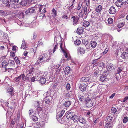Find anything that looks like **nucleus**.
I'll use <instances>...</instances> for the list:
<instances>
[{
  "mask_svg": "<svg viewBox=\"0 0 128 128\" xmlns=\"http://www.w3.org/2000/svg\"><path fill=\"white\" fill-rule=\"evenodd\" d=\"M81 43V41L79 40H76L74 42V44L77 45H79Z\"/></svg>",
  "mask_w": 128,
  "mask_h": 128,
  "instance_id": "37",
  "label": "nucleus"
},
{
  "mask_svg": "<svg viewBox=\"0 0 128 128\" xmlns=\"http://www.w3.org/2000/svg\"><path fill=\"white\" fill-rule=\"evenodd\" d=\"M24 13L22 12H21L19 14L18 18H24Z\"/></svg>",
  "mask_w": 128,
  "mask_h": 128,
  "instance_id": "46",
  "label": "nucleus"
},
{
  "mask_svg": "<svg viewBox=\"0 0 128 128\" xmlns=\"http://www.w3.org/2000/svg\"><path fill=\"white\" fill-rule=\"evenodd\" d=\"M120 57L124 59H127L128 58V54L126 52H124L121 54Z\"/></svg>",
  "mask_w": 128,
  "mask_h": 128,
  "instance_id": "10",
  "label": "nucleus"
},
{
  "mask_svg": "<svg viewBox=\"0 0 128 128\" xmlns=\"http://www.w3.org/2000/svg\"><path fill=\"white\" fill-rule=\"evenodd\" d=\"M83 26L85 27H88L90 25L89 22L87 21H84L83 24Z\"/></svg>",
  "mask_w": 128,
  "mask_h": 128,
  "instance_id": "29",
  "label": "nucleus"
},
{
  "mask_svg": "<svg viewBox=\"0 0 128 128\" xmlns=\"http://www.w3.org/2000/svg\"><path fill=\"white\" fill-rule=\"evenodd\" d=\"M10 56L12 57H14L15 56L14 52H10Z\"/></svg>",
  "mask_w": 128,
  "mask_h": 128,
  "instance_id": "58",
  "label": "nucleus"
},
{
  "mask_svg": "<svg viewBox=\"0 0 128 128\" xmlns=\"http://www.w3.org/2000/svg\"><path fill=\"white\" fill-rule=\"evenodd\" d=\"M36 48H31L30 50L32 52L34 53L36 52Z\"/></svg>",
  "mask_w": 128,
  "mask_h": 128,
  "instance_id": "49",
  "label": "nucleus"
},
{
  "mask_svg": "<svg viewBox=\"0 0 128 128\" xmlns=\"http://www.w3.org/2000/svg\"><path fill=\"white\" fill-rule=\"evenodd\" d=\"M124 4H128V0H122Z\"/></svg>",
  "mask_w": 128,
  "mask_h": 128,
  "instance_id": "56",
  "label": "nucleus"
},
{
  "mask_svg": "<svg viewBox=\"0 0 128 128\" xmlns=\"http://www.w3.org/2000/svg\"><path fill=\"white\" fill-rule=\"evenodd\" d=\"M107 69L108 71H111L114 70V69L113 65L110 64L108 65Z\"/></svg>",
  "mask_w": 128,
  "mask_h": 128,
  "instance_id": "15",
  "label": "nucleus"
},
{
  "mask_svg": "<svg viewBox=\"0 0 128 128\" xmlns=\"http://www.w3.org/2000/svg\"><path fill=\"white\" fill-rule=\"evenodd\" d=\"M85 2H84L86 3V6L88 8H90V2L89 0H86Z\"/></svg>",
  "mask_w": 128,
  "mask_h": 128,
  "instance_id": "50",
  "label": "nucleus"
},
{
  "mask_svg": "<svg viewBox=\"0 0 128 128\" xmlns=\"http://www.w3.org/2000/svg\"><path fill=\"white\" fill-rule=\"evenodd\" d=\"M82 10L84 11V13L85 15H86L87 16L88 14L90 12L91 10H90L89 8H87V6H84L82 7Z\"/></svg>",
  "mask_w": 128,
  "mask_h": 128,
  "instance_id": "6",
  "label": "nucleus"
},
{
  "mask_svg": "<svg viewBox=\"0 0 128 128\" xmlns=\"http://www.w3.org/2000/svg\"><path fill=\"white\" fill-rule=\"evenodd\" d=\"M33 38L34 39H35L36 38V33H34L33 34Z\"/></svg>",
  "mask_w": 128,
  "mask_h": 128,
  "instance_id": "63",
  "label": "nucleus"
},
{
  "mask_svg": "<svg viewBox=\"0 0 128 128\" xmlns=\"http://www.w3.org/2000/svg\"><path fill=\"white\" fill-rule=\"evenodd\" d=\"M86 105L88 107L90 108L93 106V104L90 101H88L87 102Z\"/></svg>",
  "mask_w": 128,
  "mask_h": 128,
  "instance_id": "33",
  "label": "nucleus"
},
{
  "mask_svg": "<svg viewBox=\"0 0 128 128\" xmlns=\"http://www.w3.org/2000/svg\"><path fill=\"white\" fill-rule=\"evenodd\" d=\"M72 18L73 19V24L74 26H75L77 24L79 18L78 16H73Z\"/></svg>",
  "mask_w": 128,
  "mask_h": 128,
  "instance_id": "5",
  "label": "nucleus"
},
{
  "mask_svg": "<svg viewBox=\"0 0 128 128\" xmlns=\"http://www.w3.org/2000/svg\"><path fill=\"white\" fill-rule=\"evenodd\" d=\"M35 11L34 9L32 8H28L26 12V14H28L29 13H32L34 12Z\"/></svg>",
  "mask_w": 128,
  "mask_h": 128,
  "instance_id": "16",
  "label": "nucleus"
},
{
  "mask_svg": "<svg viewBox=\"0 0 128 128\" xmlns=\"http://www.w3.org/2000/svg\"><path fill=\"white\" fill-rule=\"evenodd\" d=\"M84 13H83L82 12V11H81V12H79L78 15V16H79V17H80L82 18Z\"/></svg>",
  "mask_w": 128,
  "mask_h": 128,
  "instance_id": "52",
  "label": "nucleus"
},
{
  "mask_svg": "<svg viewBox=\"0 0 128 128\" xmlns=\"http://www.w3.org/2000/svg\"><path fill=\"white\" fill-rule=\"evenodd\" d=\"M58 48V44H57L55 46H54V48L53 50V53H54L55 51L56 50V49Z\"/></svg>",
  "mask_w": 128,
  "mask_h": 128,
  "instance_id": "60",
  "label": "nucleus"
},
{
  "mask_svg": "<svg viewBox=\"0 0 128 128\" xmlns=\"http://www.w3.org/2000/svg\"><path fill=\"white\" fill-rule=\"evenodd\" d=\"M122 68H118L116 71V73L118 74H119L122 71Z\"/></svg>",
  "mask_w": 128,
  "mask_h": 128,
  "instance_id": "48",
  "label": "nucleus"
},
{
  "mask_svg": "<svg viewBox=\"0 0 128 128\" xmlns=\"http://www.w3.org/2000/svg\"><path fill=\"white\" fill-rule=\"evenodd\" d=\"M102 9V6L100 5H99L96 8L95 11L97 12H101Z\"/></svg>",
  "mask_w": 128,
  "mask_h": 128,
  "instance_id": "17",
  "label": "nucleus"
},
{
  "mask_svg": "<svg viewBox=\"0 0 128 128\" xmlns=\"http://www.w3.org/2000/svg\"><path fill=\"white\" fill-rule=\"evenodd\" d=\"M112 113L115 114L117 111L116 109V108L112 107L111 109Z\"/></svg>",
  "mask_w": 128,
  "mask_h": 128,
  "instance_id": "47",
  "label": "nucleus"
},
{
  "mask_svg": "<svg viewBox=\"0 0 128 128\" xmlns=\"http://www.w3.org/2000/svg\"><path fill=\"white\" fill-rule=\"evenodd\" d=\"M108 12L110 14H113L116 12V11L114 7L112 6L110 8Z\"/></svg>",
  "mask_w": 128,
  "mask_h": 128,
  "instance_id": "8",
  "label": "nucleus"
},
{
  "mask_svg": "<svg viewBox=\"0 0 128 128\" xmlns=\"http://www.w3.org/2000/svg\"><path fill=\"white\" fill-rule=\"evenodd\" d=\"M27 48L26 46V43L24 40H23L22 41V44L21 45V48H22L24 49H26Z\"/></svg>",
  "mask_w": 128,
  "mask_h": 128,
  "instance_id": "31",
  "label": "nucleus"
},
{
  "mask_svg": "<svg viewBox=\"0 0 128 128\" xmlns=\"http://www.w3.org/2000/svg\"><path fill=\"white\" fill-rule=\"evenodd\" d=\"M93 14L94 15V18H95L96 20H98L100 18L99 14H97L96 12H95Z\"/></svg>",
  "mask_w": 128,
  "mask_h": 128,
  "instance_id": "22",
  "label": "nucleus"
},
{
  "mask_svg": "<svg viewBox=\"0 0 128 128\" xmlns=\"http://www.w3.org/2000/svg\"><path fill=\"white\" fill-rule=\"evenodd\" d=\"M66 88L68 90H69L70 88V86L69 83H68L66 84Z\"/></svg>",
  "mask_w": 128,
  "mask_h": 128,
  "instance_id": "57",
  "label": "nucleus"
},
{
  "mask_svg": "<svg viewBox=\"0 0 128 128\" xmlns=\"http://www.w3.org/2000/svg\"><path fill=\"white\" fill-rule=\"evenodd\" d=\"M82 3L80 2L79 3L77 8V9L78 10H80L82 6Z\"/></svg>",
  "mask_w": 128,
  "mask_h": 128,
  "instance_id": "38",
  "label": "nucleus"
},
{
  "mask_svg": "<svg viewBox=\"0 0 128 128\" xmlns=\"http://www.w3.org/2000/svg\"><path fill=\"white\" fill-rule=\"evenodd\" d=\"M46 81V79L44 77H42L39 80V82L42 84H44Z\"/></svg>",
  "mask_w": 128,
  "mask_h": 128,
  "instance_id": "25",
  "label": "nucleus"
},
{
  "mask_svg": "<svg viewBox=\"0 0 128 128\" xmlns=\"http://www.w3.org/2000/svg\"><path fill=\"white\" fill-rule=\"evenodd\" d=\"M19 0H10V4H6V6L8 7L11 8H14L16 4L18 3Z\"/></svg>",
  "mask_w": 128,
  "mask_h": 128,
  "instance_id": "3",
  "label": "nucleus"
},
{
  "mask_svg": "<svg viewBox=\"0 0 128 128\" xmlns=\"http://www.w3.org/2000/svg\"><path fill=\"white\" fill-rule=\"evenodd\" d=\"M98 66L99 67L103 68L104 66V64L103 62H100L98 64Z\"/></svg>",
  "mask_w": 128,
  "mask_h": 128,
  "instance_id": "42",
  "label": "nucleus"
},
{
  "mask_svg": "<svg viewBox=\"0 0 128 128\" xmlns=\"http://www.w3.org/2000/svg\"><path fill=\"white\" fill-rule=\"evenodd\" d=\"M88 43V40H85V39H83L82 41V43L84 44L86 46Z\"/></svg>",
  "mask_w": 128,
  "mask_h": 128,
  "instance_id": "43",
  "label": "nucleus"
},
{
  "mask_svg": "<svg viewBox=\"0 0 128 128\" xmlns=\"http://www.w3.org/2000/svg\"><path fill=\"white\" fill-rule=\"evenodd\" d=\"M50 98H51L50 97L49 98H48L46 99L45 103L46 104H49L50 103L51 101Z\"/></svg>",
  "mask_w": 128,
  "mask_h": 128,
  "instance_id": "41",
  "label": "nucleus"
},
{
  "mask_svg": "<svg viewBox=\"0 0 128 128\" xmlns=\"http://www.w3.org/2000/svg\"><path fill=\"white\" fill-rule=\"evenodd\" d=\"M22 77V74H21L20 76H18V77H15L14 78V80H15L16 82H18L19 81Z\"/></svg>",
  "mask_w": 128,
  "mask_h": 128,
  "instance_id": "39",
  "label": "nucleus"
},
{
  "mask_svg": "<svg viewBox=\"0 0 128 128\" xmlns=\"http://www.w3.org/2000/svg\"><path fill=\"white\" fill-rule=\"evenodd\" d=\"M87 85L85 84H81L79 87V89L82 92H84L86 90Z\"/></svg>",
  "mask_w": 128,
  "mask_h": 128,
  "instance_id": "7",
  "label": "nucleus"
},
{
  "mask_svg": "<svg viewBox=\"0 0 128 128\" xmlns=\"http://www.w3.org/2000/svg\"><path fill=\"white\" fill-rule=\"evenodd\" d=\"M52 12V14H53L55 16H56L57 14L56 11V10L54 8L53 9Z\"/></svg>",
  "mask_w": 128,
  "mask_h": 128,
  "instance_id": "53",
  "label": "nucleus"
},
{
  "mask_svg": "<svg viewBox=\"0 0 128 128\" xmlns=\"http://www.w3.org/2000/svg\"><path fill=\"white\" fill-rule=\"evenodd\" d=\"M3 4H6L7 3L10 4V2L8 1V0H1Z\"/></svg>",
  "mask_w": 128,
  "mask_h": 128,
  "instance_id": "44",
  "label": "nucleus"
},
{
  "mask_svg": "<svg viewBox=\"0 0 128 128\" xmlns=\"http://www.w3.org/2000/svg\"><path fill=\"white\" fill-rule=\"evenodd\" d=\"M5 69L6 71H8L9 72H10L11 71L13 70L12 68H6Z\"/></svg>",
  "mask_w": 128,
  "mask_h": 128,
  "instance_id": "55",
  "label": "nucleus"
},
{
  "mask_svg": "<svg viewBox=\"0 0 128 128\" xmlns=\"http://www.w3.org/2000/svg\"><path fill=\"white\" fill-rule=\"evenodd\" d=\"M8 63L7 61L4 60L2 63V66L4 68H6L8 66Z\"/></svg>",
  "mask_w": 128,
  "mask_h": 128,
  "instance_id": "23",
  "label": "nucleus"
},
{
  "mask_svg": "<svg viewBox=\"0 0 128 128\" xmlns=\"http://www.w3.org/2000/svg\"><path fill=\"white\" fill-rule=\"evenodd\" d=\"M113 117L112 116L110 115L107 116L106 119V121L107 122H110L112 120Z\"/></svg>",
  "mask_w": 128,
  "mask_h": 128,
  "instance_id": "20",
  "label": "nucleus"
},
{
  "mask_svg": "<svg viewBox=\"0 0 128 128\" xmlns=\"http://www.w3.org/2000/svg\"><path fill=\"white\" fill-rule=\"evenodd\" d=\"M7 91L9 93L11 96H12L14 94V93L13 92V90L12 88H8L7 90Z\"/></svg>",
  "mask_w": 128,
  "mask_h": 128,
  "instance_id": "27",
  "label": "nucleus"
},
{
  "mask_svg": "<svg viewBox=\"0 0 128 128\" xmlns=\"http://www.w3.org/2000/svg\"><path fill=\"white\" fill-rule=\"evenodd\" d=\"M128 121V117L127 116L125 117L123 120V122L124 123H126Z\"/></svg>",
  "mask_w": 128,
  "mask_h": 128,
  "instance_id": "45",
  "label": "nucleus"
},
{
  "mask_svg": "<svg viewBox=\"0 0 128 128\" xmlns=\"http://www.w3.org/2000/svg\"><path fill=\"white\" fill-rule=\"evenodd\" d=\"M84 31V29L82 27H80L78 28L76 30L78 34L79 35L82 34L83 33Z\"/></svg>",
  "mask_w": 128,
  "mask_h": 128,
  "instance_id": "14",
  "label": "nucleus"
},
{
  "mask_svg": "<svg viewBox=\"0 0 128 128\" xmlns=\"http://www.w3.org/2000/svg\"><path fill=\"white\" fill-rule=\"evenodd\" d=\"M90 78L89 77H83L82 78L80 79V81L81 82H89Z\"/></svg>",
  "mask_w": 128,
  "mask_h": 128,
  "instance_id": "12",
  "label": "nucleus"
},
{
  "mask_svg": "<svg viewBox=\"0 0 128 128\" xmlns=\"http://www.w3.org/2000/svg\"><path fill=\"white\" fill-rule=\"evenodd\" d=\"M70 105V102L69 101H67L65 102L64 105L66 107H69Z\"/></svg>",
  "mask_w": 128,
  "mask_h": 128,
  "instance_id": "32",
  "label": "nucleus"
},
{
  "mask_svg": "<svg viewBox=\"0 0 128 128\" xmlns=\"http://www.w3.org/2000/svg\"><path fill=\"white\" fill-rule=\"evenodd\" d=\"M68 113V116L70 118L72 119L70 120L69 123H70V122H72V120L74 122H77L78 121L79 118L76 115L74 114V115L72 114V112H69Z\"/></svg>",
  "mask_w": 128,
  "mask_h": 128,
  "instance_id": "2",
  "label": "nucleus"
},
{
  "mask_svg": "<svg viewBox=\"0 0 128 128\" xmlns=\"http://www.w3.org/2000/svg\"><path fill=\"white\" fill-rule=\"evenodd\" d=\"M73 4H72L69 7L68 10L70 12H72V9L73 8L74 6H73Z\"/></svg>",
  "mask_w": 128,
  "mask_h": 128,
  "instance_id": "54",
  "label": "nucleus"
},
{
  "mask_svg": "<svg viewBox=\"0 0 128 128\" xmlns=\"http://www.w3.org/2000/svg\"><path fill=\"white\" fill-rule=\"evenodd\" d=\"M107 72L106 71L103 72L102 75L100 77L99 80L101 82H104L106 80L107 76Z\"/></svg>",
  "mask_w": 128,
  "mask_h": 128,
  "instance_id": "4",
  "label": "nucleus"
},
{
  "mask_svg": "<svg viewBox=\"0 0 128 128\" xmlns=\"http://www.w3.org/2000/svg\"><path fill=\"white\" fill-rule=\"evenodd\" d=\"M78 98L79 100L81 102H82L85 99L84 96H82L80 95H78Z\"/></svg>",
  "mask_w": 128,
  "mask_h": 128,
  "instance_id": "35",
  "label": "nucleus"
},
{
  "mask_svg": "<svg viewBox=\"0 0 128 128\" xmlns=\"http://www.w3.org/2000/svg\"><path fill=\"white\" fill-rule=\"evenodd\" d=\"M108 50V48H106L105 50L103 52V54L104 55L106 54Z\"/></svg>",
  "mask_w": 128,
  "mask_h": 128,
  "instance_id": "61",
  "label": "nucleus"
},
{
  "mask_svg": "<svg viewBox=\"0 0 128 128\" xmlns=\"http://www.w3.org/2000/svg\"><path fill=\"white\" fill-rule=\"evenodd\" d=\"M65 112V110H62L61 112H60V113L59 114H57V117H58V118H60L62 117V116H63V114H64V113Z\"/></svg>",
  "mask_w": 128,
  "mask_h": 128,
  "instance_id": "21",
  "label": "nucleus"
},
{
  "mask_svg": "<svg viewBox=\"0 0 128 128\" xmlns=\"http://www.w3.org/2000/svg\"><path fill=\"white\" fill-rule=\"evenodd\" d=\"M40 104L38 102H37L35 103V106L37 111L38 112L42 110V108L40 107Z\"/></svg>",
  "mask_w": 128,
  "mask_h": 128,
  "instance_id": "9",
  "label": "nucleus"
},
{
  "mask_svg": "<svg viewBox=\"0 0 128 128\" xmlns=\"http://www.w3.org/2000/svg\"><path fill=\"white\" fill-rule=\"evenodd\" d=\"M16 104L14 102H12L10 103L9 106L10 108L11 109L14 110L16 107Z\"/></svg>",
  "mask_w": 128,
  "mask_h": 128,
  "instance_id": "13",
  "label": "nucleus"
},
{
  "mask_svg": "<svg viewBox=\"0 0 128 128\" xmlns=\"http://www.w3.org/2000/svg\"><path fill=\"white\" fill-rule=\"evenodd\" d=\"M78 121L80 123L82 124H85L86 123L85 120L84 118L82 117L79 118Z\"/></svg>",
  "mask_w": 128,
  "mask_h": 128,
  "instance_id": "24",
  "label": "nucleus"
},
{
  "mask_svg": "<svg viewBox=\"0 0 128 128\" xmlns=\"http://www.w3.org/2000/svg\"><path fill=\"white\" fill-rule=\"evenodd\" d=\"M70 69V68L69 66H67L65 68L64 72L66 74H68L69 73Z\"/></svg>",
  "mask_w": 128,
  "mask_h": 128,
  "instance_id": "28",
  "label": "nucleus"
},
{
  "mask_svg": "<svg viewBox=\"0 0 128 128\" xmlns=\"http://www.w3.org/2000/svg\"><path fill=\"white\" fill-rule=\"evenodd\" d=\"M45 16V15L43 13H41L40 14L39 16L40 18L42 19Z\"/></svg>",
  "mask_w": 128,
  "mask_h": 128,
  "instance_id": "51",
  "label": "nucleus"
},
{
  "mask_svg": "<svg viewBox=\"0 0 128 128\" xmlns=\"http://www.w3.org/2000/svg\"><path fill=\"white\" fill-rule=\"evenodd\" d=\"M62 19H65L66 20L68 19L69 20V18L68 17V13H63L62 14Z\"/></svg>",
  "mask_w": 128,
  "mask_h": 128,
  "instance_id": "18",
  "label": "nucleus"
},
{
  "mask_svg": "<svg viewBox=\"0 0 128 128\" xmlns=\"http://www.w3.org/2000/svg\"><path fill=\"white\" fill-rule=\"evenodd\" d=\"M97 43L95 41H92L90 42V45L93 48H94L96 46Z\"/></svg>",
  "mask_w": 128,
  "mask_h": 128,
  "instance_id": "26",
  "label": "nucleus"
},
{
  "mask_svg": "<svg viewBox=\"0 0 128 128\" xmlns=\"http://www.w3.org/2000/svg\"><path fill=\"white\" fill-rule=\"evenodd\" d=\"M5 14V12L3 10L0 11V15L2 16H4Z\"/></svg>",
  "mask_w": 128,
  "mask_h": 128,
  "instance_id": "62",
  "label": "nucleus"
},
{
  "mask_svg": "<svg viewBox=\"0 0 128 128\" xmlns=\"http://www.w3.org/2000/svg\"><path fill=\"white\" fill-rule=\"evenodd\" d=\"M112 127L111 124L107 123L106 125L105 128H112Z\"/></svg>",
  "mask_w": 128,
  "mask_h": 128,
  "instance_id": "36",
  "label": "nucleus"
},
{
  "mask_svg": "<svg viewBox=\"0 0 128 128\" xmlns=\"http://www.w3.org/2000/svg\"><path fill=\"white\" fill-rule=\"evenodd\" d=\"M33 111L32 109H30L29 111V115H31L32 113H33Z\"/></svg>",
  "mask_w": 128,
  "mask_h": 128,
  "instance_id": "59",
  "label": "nucleus"
},
{
  "mask_svg": "<svg viewBox=\"0 0 128 128\" xmlns=\"http://www.w3.org/2000/svg\"><path fill=\"white\" fill-rule=\"evenodd\" d=\"M15 62L17 65H19L20 64V61L19 59L16 61Z\"/></svg>",
  "mask_w": 128,
  "mask_h": 128,
  "instance_id": "64",
  "label": "nucleus"
},
{
  "mask_svg": "<svg viewBox=\"0 0 128 128\" xmlns=\"http://www.w3.org/2000/svg\"><path fill=\"white\" fill-rule=\"evenodd\" d=\"M38 118L34 114V115L32 116V119L34 122L37 121L38 120Z\"/></svg>",
  "mask_w": 128,
  "mask_h": 128,
  "instance_id": "30",
  "label": "nucleus"
},
{
  "mask_svg": "<svg viewBox=\"0 0 128 128\" xmlns=\"http://www.w3.org/2000/svg\"><path fill=\"white\" fill-rule=\"evenodd\" d=\"M8 64H10V66L12 67H14L15 65V63L13 60H10Z\"/></svg>",
  "mask_w": 128,
  "mask_h": 128,
  "instance_id": "34",
  "label": "nucleus"
},
{
  "mask_svg": "<svg viewBox=\"0 0 128 128\" xmlns=\"http://www.w3.org/2000/svg\"><path fill=\"white\" fill-rule=\"evenodd\" d=\"M108 21V23L110 24H112L113 23V20L112 18H109Z\"/></svg>",
  "mask_w": 128,
  "mask_h": 128,
  "instance_id": "40",
  "label": "nucleus"
},
{
  "mask_svg": "<svg viewBox=\"0 0 128 128\" xmlns=\"http://www.w3.org/2000/svg\"><path fill=\"white\" fill-rule=\"evenodd\" d=\"M78 50L80 54H83L85 53V50L84 48L81 47H79Z\"/></svg>",
  "mask_w": 128,
  "mask_h": 128,
  "instance_id": "19",
  "label": "nucleus"
},
{
  "mask_svg": "<svg viewBox=\"0 0 128 128\" xmlns=\"http://www.w3.org/2000/svg\"><path fill=\"white\" fill-rule=\"evenodd\" d=\"M122 0H117L115 2V4L118 7H120L123 5V4Z\"/></svg>",
  "mask_w": 128,
  "mask_h": 128,
  "instance_id": "11",
  "label": "nucleus"
},
{
  "mask_svg": "<svg viewBox=\"0 0 128 128\" xmlns=\"http://www.w3.org/2000/svg\"><path fill=\"white\" fill-rule=\"evenodd\" d=\"M38 60L41 61L42 60V62H49L51 59L50 56L49 55L48 52H44L42 55H40L38 58Z\"/></svg>",
  "mask_w": 128,
  "mask_h": 128,
  "instance_id": "1",
  "label": "nucleus"
}]
</instances>
